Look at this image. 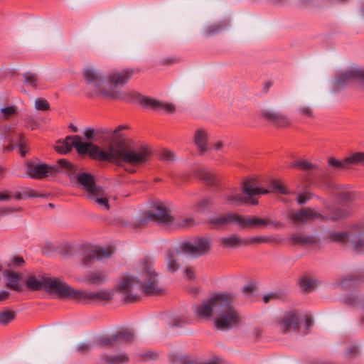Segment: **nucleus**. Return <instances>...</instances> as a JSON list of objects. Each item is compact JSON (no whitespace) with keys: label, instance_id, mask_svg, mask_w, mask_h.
I'll return each instance as SVG.
<instances>
[{"label":"nucleus","instance_id":"f257e3e1","mask_svg":"<svg viewBox=\"0 0 364 364\" xmlns=\"http://www.w3.org/2000/svg\"><path fill=\"white\" fill-rule=\"evenodd\" d=\"M122 129L124 127L119 126L112 132V140L104 148L82 141L79 136L74 135L58 140L55 149L60 154H65L74 147L79 154H87L93 159L114 163L118 166L129 164L139 166L145 164L151 154L150 149L145 145L126 142L118 134Z\"/></svg>","mask_w":364,"mask_h":364},{"label":"nucleus","instance_id":"f03ea898","mask_svg":"<svg viewBox=\"0 0 364 364\" xmlns=\"http://www.w3.org/2000/svg\"><path fill=\"white\" fill-rule=\"evenodd\" d=\"M233 300L232 294H215L193 306V312L198 318L213 321L219 330H230L240 321L239 312L232 305Z\"/></svg>","mask_w":364,"mask_h":364},{"label":"nucleus","instance_id":"7ed1b4c3","mask_svg":"<svg viewBox=\"0 0 364 364\" xmlns=\"http://www.w3.org/2000/svg\"><path fill=\"white\" fill-rule=\"evenodd\" d=\"M117 289L127 301H136L141 293L147 295L159 293L161 289L153 263L149 259L141 261L137 267L136 274L122 277L117 284Z\"/></svg>","mask_w":364,"mask_h":364},{"label":"nucleus","instance_id":"20e7f679","mask_svg":"<svg viewBox=\"0 0 364 364\" xmlns=\"http://www.w3.org/2000/svg\"><path fill=\"white\" fill-rule=\"evenodd\" d=\"M241 191L245 196L239 195L225 194L226 203L232 205H240L242 203L256 205L257 199L253 198L255 196L268 194L270 192L289 194L290 191L277 181H272L269 184V188H262L259 181L255 178H246L241 184Z\"/></svg>","mask_w":364,"mask_h":364},{"label":"nucleus","instance_id":"39448f33","mask_svg":"<svg viewBox=\"0 0 364 364\" xmlns=\"http://www.w3.org/2000/svg\"><path fill=\"white\" fill-rule=\"evenodd\" d=\"M210 249V242L209 239L205 237H197L192 241H184L171 247L166 255L167 271L174 273L179 269L178 258L181 253L196 258L206 254Z\"/></svg>","mask_w":364,"mask_h":364},{"label":"nucleus","instance_id":"423d86ee","mask_svg":"<svg viewBox=\"0 0 364 364\" xmlns=\"http://www.w3.org/2000/svg\"><path fill=\"white\" fill-rule=\"evenodd\" d=\"M174 218L171 215L169 209L161 202L154 204L151 209L144 216L136 219V227H142L149 221L156 222L164 225L176 224L180 228H188L193 224V218H188L175 223Z\"/></svg>","mask_w":364,"mask_h":364},{"label":"nucleus","instance_id":"0eeeda50","mask_svg":"<svg viewBox=\"0 0 364 364\" xmlns=\"http://www.w3.org/2000/svg\"><path fill=\"white\" fill-rule=\"evenodd\" d=\"M83 77L87 87L97 95L117 97L119 92L107 85L105 74L94 66H87L83 69Z\"/></svg>","mask_w":364,"mask_h":364},{"label":"nucleus","instance_id":"6e6552de","mask_svg":"<svg viewBox=\"0 0 364 364\" xmlns=\"http://www.w3.org/2000/svg\"><path fill=\"white\" fill-rule=\"evenodd\" d=\"M312 323L311 318L298 311H293L284 314L279 321V326L283 333H287L292 330L302 334H306Z\"/></svg>","mask_w":364,"mask_h":364},{"label":"nucleus","instance_id":"1a4fd4ad","mask_svg":"<svg viewBox=\"0 0 364 364\" xmlns=\"http://www.w3.org/2000/svg\"><path fill=\"white\" fill-rule=\"evenodd\" d=\"M26 175L31 178L40 179L58 172L75 171L73 164L66 159H60L57 164L53 166H48L46 164H26Z\"/></svg>","mask_w":364,"mask_h":364},{"label":"nucleus","instance_id":"9d476101","mask_svg":"<svg viewBox=\"0 0 364 364\" xmlns=\"http://www.w3.org/2000/svg\"><path fill=\"white\" fill-rule=\"evenodd\" d=\"M111 290L101 289L97 291H88L82 289H75L67 284L64 298H70L83 304L107 301L112 299Z\"/></svg>","mask_w":364,"mask_h":364},{"label":"nucleus","instance_id":"9b49d317","mask_svg":"<svg viewBox=\"0 0 364 364\" xmlns=\"http://www.w3.org/2000/svg\"><path fill=\"white\" fill-rule=\"evenodd\" d=\"M67 284L59 279L47 276H42L41 279L31 276L26 281V287L31 290H40L43 287L47 291L55 294L61 298L65 296Z\"/></svg>","mask_w":364,"mask_h":364},{"label":"nucleus","instance_id":"f8f14e48","mask_svg":"<svg viewBox=\"0 0 364 364\" xmlns=\"http://www.w3.org/2000/svg\"><path fill=\"white\" fill-rule=\"evenodd\" d=\"M328 238L331 242H344L349 241L353 249L357 252L364 250V222L357 225L350 232H330Z\"/></svg>","mask_w":364,"mask_h":364},{"label":"nucleus","instance_id":"ddd939ff","mask_svg":"<svg viewBox=\"0 0 364 364\" xmlns=\"http://www.w3.org/2000/svg\"><path fill=\"white\" fill-rule=\"evenodd\" d=\"M81 262L84 266L89 267L95 261H102L111 257L113 251L110 249L95 247L91 245L80 246Z\"/></svg>","mask_w":364,"mask_h":364},{"label":"nucleus","instance_id":"4468645a","mask_svg":"<svg viewBox=\"0 0 364 364\" xmlns=\"http://www.w3.org/2000/svg\"><path fill=\"white\" fill-rule=\"evenodd\" d=\"M2 136L8 144L4 147V151H11L18 147L19 153L22 157L26 154V141L22 134L10 127H6Z\"/></svg>","mask_w":364,"mask_h":364},{"label":"nucleus","instance_id":"2eb2a0df","mask_svg":"<svg viewBox=\"0 0 364 364\" xmlns=\"http://www.w3.org/2000/svg\"><path fill=\"white\" fill-rule=\"evenodd\" d=\"M355 80H360L364 85L363 69L353 68L338 73L333 80L334 87L338 92Z\"/></svg>","mask_w":364,"mask_h":364},{"label":"nucleus","instance_id":"dca6fc26","mask_svg":"<svg viewBox=\"0 0 364 364\" xmlns=\"http://www.w3.org/2000/svg\"><path fill=\"white\" fill-rule=\"evenodd\" d=\"M328 166L333 169H348L351 165L364 166V152H357L343 160L330 157L328 159Z\"/></svg>","mask_w":364,"mask_h":364},{"label":"nucleus","instance_id":"f3484780","mask_svg":"<svg viewBox=\"0 0 364 364\" xmlns=\"http://www.w3.org/2000/svg\"><path fill=\"white\" fill-rule=\"evenodd\" d=\"M134 73V70L131 68L110 71L107 75L108 87L117 90V87L127 84Z\"/></svg>","mask_w":364,"mask_h":364},{"label":"nucleus","instance_id":"a211bd4d","mask_svg":"<svg viewBox=\"0 0 364 364\" xmlns=\"http://www.w3.org/2000/svg\"><path fill=\"white\" fill-rule=\"evenodd\" d=\"M321 217V215L314 209L304 208L296 211L290 212L287 218L294 223H305L314 221Z\"/></svg>","mask_w":364,"mask_h":364},{"label":"nucleus","instance_id":"6ab92c4d","mask_svg":"<svg viewBox=\"0 0 364 364\" xmlns=\"http://www.w3.org/2000/svg\"><path fill=\"white\" fill-rule=\"evenodd\" d=\"M137 101L144 107H149L157 112H164L166 113H172L175 111V107L173 104L165 103L161 101L139 95Z\"/></svg>","mask_w":364,"mask_h":364},{"label":"nucleus","instance_id":"aec40b11","mask_svg":"<svg viewBox=\"0 0 364 364\" xmlns=\"http://www.w3.org/2000/svg\"><path fill=\"white\" fill-rule=\"evenodd\" d=\"M108 280V274L105 270H94L89 272L78 281L88 285L99 287L105 284Z\"/></svg>","mask_w":364,"mask_h":364},{"label":"nucleus","instance_id":"412c9836","mask_svg":"<svg viewBox=\"0 0 364 364\" xmlns=\"http://www.w3.org/2000/svg\"><path fill=\"white\" fill-rule=\"evenodd\" d=\"M76 183L78 186L85 191L87 197L97 190V188L101 187L95 183L94 177L88 173L78 174Z\"/></svg>","mask_w":364,"mask_h":364},{"label":"nucleus","instance_id":"4be33fe9","mask_svg":"<svg viewBox=\"0 0 364 364\" xmlns=\"http://www.w3.org/2000/svg\"><path fill=\"white\" fill-rule=\"evenodd\" d=\"M230 26V21L223 19L216 23L205 26L201 31V35L205 38H209L217 35L226 30Z\"/></svg>","mask_w":364,"mask_h":364},{"label":"nucleus","instance_id":"5701e85b","mask_svg":"<svg viewBox=\"0 0 364 364\" xmlns=\"http://www.w3.org/2000/svg\"><path fill=\"white\" fill-rule=\"evenodd\" d=\"M4 277L7 280L5 286L11 290L16 291H21L23 289V286L20 284L23 274L11 270H5L4 272Z\"/></svg>","mask_w":364,"mask_h":364},{"label":"nucleus","instance_id":"b1692460","mask_svg":"<svg viewBox=\"0 0 364 364\" xmlns=\"http://www.w3.org/2000/svg\"><path fill=\"white\" fill-rule=\"evenodd\" d=\"M239 215L236 213H229L223 215H215L209 218V223L215 228L235 223L238 225Z\"/></svg>","mask_w":364,"mask_h":364},{"label":"nucleus","instance_id":"393cba45","mask_svg":"<svg viewBox=\"0 0 364 364\" xmlns=\"http://www.w3.org/2000/svg\"><path fill=\"white\" fill-rule=\"evenodd\" d=\"M261 116L278 126H286L288 124V118L286 115L270 109L262 110Z\"/></svg>","mask_w":364,"mask_h":364},{"label":"nucleus","instance_id":"a878e982","mask_svg":"<svg viewBox=\"0 0 364 364\" xmlns=\"http://www.w3.org/2000/svg\"><path fill=\"white\" fill-rule=\"evenodd\" d=\"M87 198L95 201L100 207L104 208L105 210H108L109 209L107 194L102 186L97 188V190L90 194Z\"/></svg>","mask_w":364,"mask_h":364},{"label":"nucleus","instance_id":"bb28decb","mask_svg":"<svg viewBox=\"0 0 364 364\" xmlns=\"http://www.w3.org/2000/svg\"><path fill=\"white\" fill-rule=\"evenodd\" d=\"M289 240L292 242L293 245H314L318 242V239L315 236L302 234H292Z\"/></svg>","mask_w":364,"mask_h":364},{"label":"nucleus","instance_id":"cd10ccee","mask_svg":"<svg viewBox=\"0 0 364 364\" xmlns=\"http://www.w3.org/2000/svg\"><path fill=\"white\" fill-rule=\"evenodd\" d=\"M267 220L266 219L257 217L245 218L239 215L238 225L242 228H247L250 226L267 225Z\"/></svg>","mask_w":364,"mask_h":364},{"label":"nucleus","instance_id":"c85d7f7f","mask_svg":"<svg viewBox=\"0 0 364 364\" xmlns=\"http://www.w3.org/2000/svg\"><path fill=\"white\" fill-rule=\"evenodd\" d=\"M194 141L198 149L200 151V154H203L208 149L206 145L207 136L203 130L199 129L195 132Z\"/></svg>","mask_w":364,"mask_h":364},{"label":"nucleus","instance_id":"c756f323","mask_svg":"<svg viewBox=\"0 0 364 364\" xmlns=\"http://www.w3.org/2000/svg\"><path fill=\"white\" fill-rule=\"evenodd\" d=\"M116 343H129L134 341L136 335L133 331L122 330L114 334Z\"/></svg>","mask_w":364,"mask_h":364},{"label":"nucleus","instance_id":"7c9ffc66","mask_svg":"<svg viewBox=\"0 0 364 364\" xmlns=\"http://www.w3.org/2000/svg\"><path fill=\"white\" fill-rule=\"evenodd\" d=\"M219 241L220 245L224 248H234L240 246L242 240L237 235H232L229 237H221Z\"/></svg>","mask_w":364,"mask_h":364},{"label":"nucleus","instance_id":"2f4dec72","mask_svg":"<svg viewBox=\"0 0 364 364\" xmlns=\"http://www.w3.org/2000/svg\"><path fill=\"white\" fill-rule=\"evenodd\" d=\"M345 304L358 306L364 311V296L361 297L356 293H351L343 298Z\"/></svg>","mask_w":364,"mask_h":364},{"label":"nucleus","instance_id":"473e14b6","mask_svg":"<svg viewBox=\"0 0 364 364\" xmlns=\"http://www.w3.org/2000/svg\"><path fill=\"white\" fill-rule=\"evenodd\" d=\"M196 176L209 185H213L216 181L215 176L204 167L198 168L196 171Z\"/></svg>","mask_w":364,"mask_h":364},{"label":"nucleus","instance_id":"72a5a7b5","mask_svg":"<svg viewBox=\"0 0 364 364\" xmlns=\"http://www.w3.org/2000/svg\"><path fill=\"white\" fill-rule=\"evenodd\" d=\"M360 281V279H358L355 276L350 275L348 277L343 279L341 282L340 285L345 290L351 289L357 287Z\"/></svg>","mask_w":364,"mask_h":364},{"label":"nucleus","instance_id":"f704fd0d","mask_svg":"<svg viewBox=\"0 0 364 364\" xmlns=\"http://www.w3.org/2000/svg\"><path fill=\"white\" fill-rule=\"evenodd\" d=\"M299 283L303 291H309L316 287L317 281L309 277H303L300 279Z\"/></svg>","mask_w":364,"mask_h":364},{"label":"nucleus","instance_id":"c9c22d12","mask_svg":"<svg viewBox=\"0 0 364 364\" xmlns=\"http://www.w3.org/2000/svg\"><path fill=\"white\" fill-rule=\"evenodd\" d=\"M105 360L109 364H121L128 362L129 358L126 354L122 353L114 356L107 355Z\"/></svg>","mask_w":364,"mask_h":364},{"label":"nucleus","instance_id":"e433bc0d","mask_svg":"<svg viewBox=\"0 0 364 364\" xmlns=\"http://www.w3.org/2000/svg\"><path fill=\"white\" fill-rule=\"evenodd\" d=\"M336 195L339 201L343 204L352 201L354 198L352 192L346 190L338 191Z\"/></svg>","mask_w":364,"mask_h":364},{"label":"nucleus","instance_id":"4c0bfd02","mask_svg":"<svg viewBox=\"0 0 364 364\" xmlns=\"http://www.w3.org/2000/svg\"><path fill=\"white\" fill-rule=\"evenodd\" d=\"M291 166L296 167L304 171H311L318 169V166L316 164L303 160H299L293 163Z\"/></svg>","mask_w":364,"mask_h":364},{"label":"nucleus","instance_id":"58836bf2","mask_svg":"<svg viewBox=\"0 0 364 364\" xmlns=\"http://www.w3.org/2000/svg\"><path fill=\"white\" fill-rule=\"evenodd\" d=\"M15 317V312L7 310L0 312V324L5 325L12 321Z\"/></svg>","mask_w":364,"mask_h":364},{"label":"nucleus","instance_id":"ea45409f","mask_svg":"<svg viewBox=\"0 0 364 364\" xmlns=\"http://www.w3.org/2000/svg\"><path fill=\"white\" fill-rule=\"evenodd\" d=\"M24 83L30 87H36L37 86V76L34 74L26 73L23 75Z\"/></svg>","mask_w":364,"mask_h":364},{"label":"nucleus","instance_id":"a19ab883","mask_svg":"<svg viewBox=\"0 0 364 364\" xmlns=\"http://www.w3.org/2000/svg\"><path fill=\"white\" fill-rule=\"evenodd\" d=\"M190 319L184 315H177L174 318V321L171 323L172 326H181L182 325L188 323Z\"/></svg>","mask_w":364,"mask_h":364},{"label":"nucleus","instance_id":"79ce46f5","mask_svg":"<svg viewBox=\"0 0 364 364\" xmlns=\"http://www.w3.org/2000/svg\"><path fill=\"white\" fill-rule=\"evenodd\" d=\"M159 158L162 161L169 162L175 160V155L171 151L163 150L159 154Z\"/></svg>","mask_w":364,"mask_h":364},{"label":"nucleus","instance_id":"37998d69","mask_svg":"<svg viewBox=\"0 0 364 364\" xmlns=\"http://www.w3.org/2000/svg\"><path fill=\"white\" fill-rule=\"evenodd\" d=\"M35 107L36 109L46 111L49 109V104L44 99H36L35 100Z\"/></svg>","mask_w":364,"mask_h":364},{"label":"nucleus","instance_id":"c03bdc74","mask_svg":"<svg viewBox=\"0 0 364 364\" xmlns=\"http://www.w3.org/2000/svg\"><path fill=\"white\" fill-rule=\"evenodd\" d=\"M77 351L80 353H87L92 349V345L88 343H80L77 347Z\"/></svg>","mask_w":364,"mask_h":364},{"label":"nucleus","instance_id":"a18cd8bd","mask_svg":"<svg viewBox=\"0 0 364 364\" xmlns=\"http://www.w3.org/2000/svg\"><path fill=\"white\" fill-rule=\"evenodd\" d=\"M100 343L103 346H114L115 344H117L114 334L102 338L100 340Z\"/></svg>","mask_w":364,"mask_h":364},{"label":"nucleus","instance_id":"49530a36","mask_svg":"<svg viewBox=\"0 0 364 364\" xmlns=\"http://www.w3.org/2000/svg\"><path fill=\"white\" fill-rule=\"evenodd\" d=\"M311 198L309 193H300L298 194L296 201L299 205H304Z\"/></svg>","mask_w":364,"mask_h":364},{"label":"nucleus","instance_id":"de8ad7c7","mask_svg":"<svg viewBox=\"0 0 364 364\" xmlns=\"http://www.w3.org/2000/svg\"><path fill=\"white\" fill-rule=\"evenodd\" d=\"M212 204V199L210 198H206L198 202V208H199L200 210H203L211 206Z\"/></svg>","mask_w":364,"mask_h":364},{"label":"nucleus","instance_id":"09e8293b","mask_svg":"<svg viewBox=\"0 0 364 364\" xmlns=\"http://www.w3.org/2000/svg\"><path fill=\"white\" fill-rule=\"evenodd\" d=\"M347 215H348V213L346 212V210H345L343 209L338 208L334 210V213H333V215L331 217V218L333 220H337V219H339L341 218H344Z\"/></svg>","mask_w":364,"mask_h":364},{"label":"nucleus","instance_id":"8fccbe9b","mask_svg":"<svg viewBox=\"0 0 364 364\" xmlns=\"http://www.w3.org/2000/svg\"><path fill=\"white\" fill-rule=\"evenodd\" d=\"M269 242V239L266 236H259V237H252L249 240L248 244H252L254 242L257 243H267Z\"/></svg>","mask_w":364,"mask_h":364},{"label":"nucleus","instance_id":"3c124183","mask_svg":"<svg viewBox=\"0 0 364 364\" xmlns=\"http://www.w3.org/2000/svg\"><path fill=\"white\" fill-rule=\"evenodd\" d=\"M144 360H155L159 358V354L154 351H147L141 355Z\"/></svg>","mask_w":364,"mask_h":364},{"label":"nucleus","instance_id":"603ef678","mask_svg":"<svg viewBox=\"0 0 364 364\" xmlns=\"http://www.w3.org/2000/svg\"><path fill=\"white\" fill-rule=\"evenodd\" d=\"M346 353L350 355L352 357H355L358 355L359 349L355 345L349 346L346 350Z\"/></svg>","mask_w":364,"mask_h":364},{"label":"nucleus","instance_id":"864d4df0","mask_svg":"<svg viewBox=\"0 0 364 364\" xmlns=\"http://www.w3.org/2000/svg\"><path fill=\"white\" fill-rule=\"evenodd\" d=\"M277 297H278V294L277 293L271 292V293L264 295L263 301L267 304V303L269 302L271 300L275 299Z\"/></svg>","mask_w":364,"mask_h":364},{"label":"nucleus","instance_id":"5fc2aeb1","mask_svg":"<svg viewBox=\"0 0 364 364\" xmlns=\"http://www.w3.org/2000/svg\"><path fill=\"white\" fill-rule=\"evenodd\" d=\"M299 111L301 114L306 115V117H311L312 112L309 107L302 106L299 108Z\"/></svg>","mask_w":364,"mask_h":364},{"label":"nucleus","instance_id":"6e6d98bb","mask_svg":"<svg viewBox=\"0 0 364 364\" xmlns=\"http://www.w3.org/2000/svg\"><path fill=\"white\" fill-rule=\"evenodd\" d=\"M1 112L6 116H10V115L13 114L16 112V110L14 107L11 106V107L2 108L1 109Z\"/></svg>","mask_w":364,"mask_h":364},{"label":"nucleus","instance_id":"4d7b16f0","mask_svg":"<svg viewBox=\"0 0 364 364\" xmlns=\"http://www.w3.org/2000/svg\"><path fill=\"white\" fill-rule=\"evenodd\" d=\"M176 364H197L195 361L190 360L188 358H180L176 361Z\"/></svg>","mask_w":364,"mask_h":364},{"label":"nucleus","instance_id":"13d9d810","mask_svg":"<svg viewBox=\"0 0 364 364\" xmlns=\"http://www.w3.org/2000/svg\"><path fill=\"white\" fill-rule=\"evenodd\" d=\"M24 263V260L21 257H14L11 259V264L15 266H21Z\"/></svg>","mask_w":364,"mask_h":364},{"label":"nucleus","instance_id":"bf43d9fd","mask_svg":"<svg viewBox=\"0 0 364 364\" xmlns=\"http://www.w3.org/2000/svg\"><path fill=\"white\" fill-rule=\"evenodd\" d=\"M84 135L87 139H93L95 136V130L92 128H88L85 131Z\"/></svg>","mask_w":364,"mask_h":364},{"label":"nucleus","instance_id":"052dcab7","mask_svg":"<svg viewBox=\"0 0 364 364\" xmlns=\"http://www.w3.org/2000/svg\"><path fill=\"white\" fill-rule=\"evenodd\" d=\"M10 293L7 290L1 289L0 290V302L6 300L9 298Z\"/></svg>","mask_w":364,"mask_h":364},{"label":"nucleus","instance_id":"680f3d73","mask_svg":"<svg viewBox=\"0 0 364 364\" xmlns=\"http://www.w3.org/2000/svg\"><path fill=\"white\" fill-rule=\"evenodd\" d=\"M186 277L191 279L195 278L194 271L192 268H187L186 271Z\"/></svg>","mask_w":364,"mask_h":364},{"label":"nucleus","instance_id":"e2e57ef3","mask_svg":"<svg viewBox=\"0 0 364 364\" xmlns=\"http://www.w3.org/2000/svg\"><path fill=\"white\" fill-rule=\"evenodd\" d=\"M14 211V209L11 208H4L0 209V215H6L9 213H11Z\"/></svg>","mask_w":364,"mask_h":364},{"label":"nucleus","instance_id":"0e129e2a","mask_svg":"<svg viewBox=\"0 0 364 364\" xmlns=\"http://www.w3.org/2000/svg\"><path fill=\"white\" fill-rule=\"evenodd\" d=\"M242 291L247 294H251L253 292V289L251 285H246L243 287Z\"/></svg>","mask_w":364,"mask_h":364},{"label":"nucleus","instance_id":"69168bd1","mask_svg":"<svg viewBox=\"0 0 364 364\" xmlns=\"http://www.w3.org/2000/svg\"><path fill=\"white\" fill-rule=\"evenodd\" d=\"M223 146V143L222 141H217L214 144V149L216 151L220 150Z\"/></svg>","mask_w":364,"mask_h":364},{"label":"nucleus","instance_id":"338daca9","mask_svg":"<svg viewBox=\"0 0 364 364\" xmlns=\"http://www.w3.org/2000/svg\"><path fill=\"white\" fill-rule=\"evenodd\" d=\"M11 196L9 195L0 193V200H9Z\"/></svg>","mask_w":364,"mask_h":364},{"label":"nucleus","instance_id":"774afa93","mask_svg":"<svg viewBox=\"0 0 364 364\" xmlns=\"http://www.w3.org/2000/svg\"><path fill=\"white\" fill-rule=\"evenodd\" d=\"M267 224L272 225L274 227H278L280 225V223L276 220L269 221L267 220Z\"/></svg>","mask_w":364,"mask_h":364}]
</instances>
